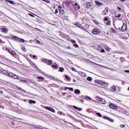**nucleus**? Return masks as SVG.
Segmentation results:
<instances>
[{
    "mask_svg": "<svg viewBox=\"0 0 129 129\" xmlns=\"http://www.w3.org/2000/svg\"><path fill=\"white\" fill-rule=\"evenodd\" d=\"M29 63H30V64H31V66L33 68H36V70L39 72V73H41V74H44V72H42V71H41V70L39 69V68H38V67H37V66H36L34 63L32 61V60L30 59L29 61Z\"/></svg>",
    "mask_w": 129,
    "mask_h": 129,
    "instance_id": "obj_1",
    "label": "nucleus"
},
{
    "mask_svg": "<svg viewBox=\"0 0 129 129\" xmlns=\"http://www.w3.org/2000/svg\"><path fill=\"white\" fill-rule=\"evenodd\" d=\"M41 62L43 63H45L47 65H52V63H53V61L52 60L48 59L45 58H43L41 59Z\"/></svg>",
    "mask_w": 129,
    "mask_h": 129,
    "instance_id": "obj_2",
    "label": "nucleus"
},
{
    "mask_svg": "<svg viewBox=\"0 0 129 129\" xmlns=\"http://www.w3.org/2000/svg\"><path fill=\"white\" fill-rule=\"evenodd\" d=\"M11 38L14 40H16V41H19V42H21V43H25V40L24 39L18 37V36H11Z\"/></svg>",
    "mask_w": 129,
    "mask_h": 129,
    "instance_id": "obj_3",
    "label": "nucleus"
},
{
    "mask_svg": "<svg viewBox=\"0 0 129 129\" xmlns=\"http://www.w3.org/2000/svg\"><path fill=\"white\" fill-rule=\"evenodd\" d=\"M9 77H11V78H14V79H18L19 78V76L13 74V73H7Z\"/></svg>",
    "mask_w": 129,
    "mask_h": 129,
    "instance_id": "obj_4",
    "label": "nucleus"
},
{
    "mask_svg": "<svg viewBox=\"0 0 129 129\" xmlns=\"http://www.w3.org/2000/svg\"><path fill=\"white\" fill-rule=\"evenodd\" d=\"M100 33H101V31L97 28H95L92 30V34H93V35H99Z\"/></svg>",
    "mask_w": 129,
    "mask_h": 129,
    "instance_id": "obj_5",
    "label": "nucleus"
},
{
    "mask_svg": "<svg viewBox=\"0 0 129 129\" xmlns=\"http://www.w3.org/2000/svg\"><path fill=\"white\" fill-rule=\"evenodd\" d=\"M26 125H28V126H33V127H35V128H38V129H45V128H43V127L40 126V125H35L31 124H24Z\"/></svg>",
    "mask_w": 129,
    "mask_h": 129,
    "instance_id": "obj_6",
    "label": "nucleus"
},
{
    "mask_svg": "<svg viewBox=\"0 0 129 129\" xmlns=\"http://www.w3.org/2000/svg\"><path fill=\"white\" fill-rule=\"evenodd\" d=\"M44 108L45 109H47V110H49V111H51L53 113H55V112H56V111H55V109H54V108H52L51 107L45 106Z\"/></svg>",
    "mask_w": 129,
    "mask_h": 129,
    "instance_id": "obj_7",
    "label": "nucleus"
},
{
    "mask_svg": "<svg viewBox=\"0 0 129 129\" xmlns=\"http://www.w3.org/2000/svg\"><path fill=\"white\" fill-rule=\"evenodd\" d=\"M127 28V27L126 26V25L123 23L122 26L121 28V31L122 32H125V31H126Z\"/></svg>",
    "mask_w": 129,
    "mask_h": 129,
    "instance_id": "obj_8",
    "label": "nucleus"
},
{
    "mask_svg": "<svg viewBox=\"0 0 129 129\" xmlns=\"http://www.w3.org/2000/svg\"><path fill=\"white\" fill-rule=\"evenodd\" d=\"M109 107H110V108H112V109H117L118 108L117 106L113 104H110Z\"/></svg>",
    "mask_w": 129,
    "mask_h": 129,
    "instance_id": "obj_9",
    "label": "nucleus"
},
{
    "mask_svg": "<svg viewBox=\"0 0 129 129\" xmlns=\"http://www.w3.org/2000/svg\"><path fill=\"white\" fill-rule=\"evenodd\" d=\"M96 83H97V84H100V85H104L105 84V83L104 82H103L102 81H95Z\"/></svg>",
    "mask_w": 129,
    "mask_h": 129,
    "instance_id": "obj_10",
    "label": "nucleus"
},
{
    "mask_svg": "<svg viewBox=\"0 0 129 129\" xmlns=\"http://www.w3.org/2000/svg\"><path fill=\"white\" fill-rule=\"evenodd\" d=\"M92 6V3H91V2H87L86 5L87 9H89V8H90Z\"/></svg>",
    "mask_w": 129,
    "mask_h": 129,
    "instance_id": "obj_11",
    "label": "nucleus"
},
{
    "mask_svg": "<svg viewBox=\"0 0 129 129\" xmlns=\"http://www.w3.org/2000/svg\"><path fill=\"white\" fill-rule=\"evenodd\" d=\"M1 31L3 33H8L9 30L7 28H1Z\"/></svg>",
    "mask_w": 129,
    "mask_h": 129,
    "instance_id": "obj_12",
    "label": "nucleus"
},
{
    "mask_svg": "<svg viewBox=\"0 0 129 129\" xmlns=\"http://www.w3.org/2000/svg\"><path fill=\"white\" fill-rule=\"evenodd\" d=\"M95 3L96 5H97V6H98L99 7H100V6L103 5V3H100L98 1H95Z\"/></svg>",
    "mask_w": 129,
    "mask_h": 129,
    "instance_id": "obj_13",
    "label": "nucleus"
},
{
    "mask_svg": "<svg viewBox=\"0 0 129 129\" xmlns=\"http://www.w3.org/2000/svg\"><path fill=\"white\" fill-rule=\"evenodd\" d=\"M75 94H78V95H79L80 93H81V92H80V90L79 89H76L75 90Z\"/></svg>",
    "mask_w": 129,
    "mask_h": 129,
    "instance_id": "obj_14",
    "label": "nucleus"
},
{
    "mask_svg": "<svg viewBox=\"0 0 129 129\" xmlns=\"http://www.w3.org/2000/svg\"><path fill=\"white\" fill-rule=\"evenodd\" d=\"M115 90H116V87L115 86H113L111 87V91L112 92H115Z\"/></svg>",
    "mask_w": 129,
    "mask_h": 129,
    "instance_id": "obj_15",
    "label": "nucleus"
},
{
    "mask_svg": "<svg viewBox=\"0 0 129 129\" xmlns=\"http://www.w3.org/2000/svg\"><path fill=\"white\" fill-rule=\"evenodd\" d=\"M28 102H29V103H30V104H36V101H35V100H29V101H28Z\"/></svg>",
    "mask_w": 129,
    "mask_h": 129,
    "instance_id": "obj_16",
    "label": "nucleus"
},
{
    "mask_svg": "<svg viewBox=\"0 0 129 129\" xmlns=\"http://www.w3.org/2000/svg\"><path fill=\"white\" fill-rule=\"evenodd\" d=\"M2 73H3V74H6V75H7V76H9V75H8V73H11V72H7V71H6V70H3L2 71Z\"/></svg>",
    "mask_w": 129,
    "mask_h": 129,
    "instance_id": "obj_17",
    "label": "nucleus"
},
{
    "mask_svg": "<svg viewBox=\"0 0 129 129\" xmlns=\"http://www.w3.org/2000/svg\"><path fill=\"white\" fill-rule=\"evenodd\" d=\"M73 107L75 109H78L79 111H81L82 110V108H79L78 107H77L76 106H73Z\"/></svg>",
    "mask_w": 129,
    "mask_h": 129,
    "instance_id": "obj_18",
    "label": "nucleus"
},
{
    "mask_svg": "<svg viewBox=\"0 0 129 129\" xmlns=\"http://www.w3.org/2000/svg\"><path fill=\"white\" fill-rule=\"evenodd\" d=\"M75 26H76V27H78V28H80L81 27V24H80V23L77 22L75 24Z\"/></svg>",
    "mask_w": 129,
    "mask_h": 129,
    "instance_id": "obj_19",
    "label": "nucleus"
},
{
    "mask_svg": "<svg viewBox=\"0 0 129 129\" xmlns=\"http://www.w3.org/2000/svg\"><path fill=\"white\" fill-rule=\"evenodd\" d=\"M27 82H28V83L30 82V83H31L32 84H36V83H35L34 81L30 79H27Z\"/></svg>",
    "mask_w": 129,
    "mask_h": 129,
    "instance_id": "obj_20",
    "label": "nucleus"
},
{
    "mask_svg": "<svg viewBox=\"0 0 129 129\" xmlns=\"http://www.w3.org/2000/svg\"><path fill=\"white\" fill-rule=\"evenodd\" d=\"M6 2H7L8 3H9V4H11V5H15V3L13 1L6 0Z\"/></svg>",
    "mask_w": 129,
    "mask_h": 129,
    "instance_id": "obj_21",
    "label": "nucleus"
},
{
    "mask_svg": "<svg viewBox=\"0 0 129 129\" xmlns=\"http://www.w3.org/2000/svg\"><path fill=\"white\" fill-rule=\"evenodd\" d=\"M11 55H12V56H13L14 57H16V56L17 55V54H16V52L15 51H12L10 52Z\"/></svg>",
    "mask_w": 129,
    "mask_h": 129,
    "instance_id": "obj_22",
    "label": "nucleus"
},
{
    "mask_svg": "<svg viewBox=\"0 0 129 129\" xmlns=\"http://www.w3.org/2000/svg\"><path fill=\"white\" fill-rule=\"evenodd\" d=\"M63 14H64V10H63V9H60L59 10V15L62 16Z\"/></svg>",
    "mask_w": 129,
    "mask_h": 129,
    "instance_id": "obj_23",
    "label": "nucleus"
},
{
    "mask_svg": "<svg viewBox=\"0 0 129 129\" xmlns=\"http://www.w3.org/2000/svg\"><path fill=\"white\" fill-rule=\"evenodd\" d=\"M107 13H108V10L107 9H105L103 11V14L104 15V16H105Z\"/></svg>",
    "mask_w": 129,
    "mask_h": 129,
    "instance_id": "obj_24",
    "label": "nucleus"
},
{
    "mask_svg": "<svg viewBox=\"0 0 129 129\" xmlns=\"http://www.w3.org/2000/svg\"><path fill=\"white\" fill-rule=\"evenodd\" d=\"M85 98L86 99V100H92L91 98L88 96H85Z\"/></svg>",
    "mask_w": 129,
    "mask_h": 129,
    "instance_id": "obj_25",
    "label": "nucleus"
},
{
    "mask_svg": "<svg viewBox=\"0 0 129 129\" xmlns=\"http://www.w3.org/2000/svg\"><path fill=\"white\" fill-rule=\"evenodd\" d=\"M37 78L38 79V80H42V81H43V80L44 79V77L40 76L37 77Z\"/></svg>",
    "mask_w": 129,
    "mask_h": 129,
    "instance_id": "obj_26",
    "label": "nucleus"
},
{
    "mask_svg": "<svg viewBox=\"0 0 129 129\" xmlns=\"http://www.w3.org/2000/svg\"><path fill=\"white\" fill-rule=\"evenodd\" d=\"M75 7H76V8H78V10H80V6L78 4L75 3Z\"/></svg>",
    "mask_w": 129,
    "mask_h": 129,
    "instance_id": "obj_27",
    "label": "nucleus"
},
{
    "mask_svg": "<svg viewBox=\"0 0 129 129\" xmlns=\"http://www.w3.org/2000/svg\"><path fill=\"white\" fill-rule=\"evenodd\" d=\"M50 86H52V87H57V88L59 87V86L57 85V84H52L50 85Z\"/></svg>",
    "mask_w": 129,
    "mask_h": 129,
    "instance_id": "obj_28",
    "label": "nucleus"
},
{
    "mask_svg": "<svg viewBox=\"0 0 129 129\" xmlns=\"http://www.w3.org/2000/svg\"><path fill=\"white\" fill-rule=\"evenodd\" d=\"M97 100H98V101H102L103 99L100 97H97Z\"/></svg>",
    "mask_w": 129,
    "mask_h": 129,
    "instance_id": "obj_29",
    "label": "nucleus"
},
{
    "mask_svg": "<svg viewBox=\"0 0 129 129\" xmlns=\"http://www.w3.org/2000/svg\"><path fill=\"white\" fill-rule=\"evenodd\" d=\"M88 81H92V78L90 77H88L87 78Z\"/></svg>",
    "mask_w": 129,
    "mask_h": 129,
    "instance_id": "obj_30",
    "label": "nucleus"
},
{
    "mask_svg": "<svg viewBox=\"0 0 129 129\" xmlns=\"http://www.w3.org/2000/svg\"><path fill=\"white\" fill-rule=\"evenodd\" d=\"M51 67H52V68H54V69H57V68H58V67L55 64H52L51 66Z\"/></svg>",
    "mask_w": 129,
    "mask_h": 129,
    "instance_id": "obj_31",
    "label": "nucleus"
},
{
    "mask_svg": "<svg viewBox=\"0 0 129 129\" xmlns=\"http://www.w3.org/2000/svg\"><path fill=\"white\" fill-rule=\"evenodd\" d=\"M64 77L65 79L68 80L69 81L70 80V78H69V77H68L67 75H66Z\"/></svg>",
    "mask_w": 129,
    "mask_h": 129,
    "instance_id": "obj_32",
    "label": "nucleus"
},
{
    "mask_svg": "<svg viewBox=\"0 0 129 129\" xmlns=\"http://www.w3.org/2000/svg\"><path fill=\"white\" fill-rule=\"evenodd\" d=\"M108 120H109V121H110V122H113V121H114V120H113V119H112L110 117H109Z\"/></svg>",
    "mask_w": 129,
    "mask_h": 129,
    "instance_id": "obj_33",
    "label": "nucleus"
},
{
    "mask_svg": "<svg viewBox=\"0 0 129 129\" xmlns=\"http://www.w3.org/2000/svg\"><path fill=\"white\" fill-rule=\"evenodd\" d=\"M59 71L60 72H63V71H64V68H63L62 67H60L59 69Z\"/></svg>",
    "mask_w": 129,
    "mask_h": 129,
    "instance_id": "obj_34",
    "label": "nucleus"
},
{
    "mask_svg": "<svg viewBox=\"0 0 129 129\" xmlns=\"http://www.w3.org/2000/svg\"><path fill=\"white\" fill-rule=\"evenodd\" d=\"M6 51H7V52H9L10 54H11V52H12V51H11V49H10L9 48H6Z\"/></svg>",
    "mask_w": 129,
    "mask_h": 129,
    "instance_id": "obj_35",
    "label": "nucleus"
},
{
    "mask_svg": "<svg viewBox=\"0 0 129 129\" xmlns=\"http://www.w3.org/2000/svg\"><path fill=\"white\" fill-rule=\"evenodd\" d=\"M96 114L98 115V116H99V117H101V116H102V115H101V114L99 112H97Z\"/></svg>",
    "mask_w": 129,
    "mask_h": 129,
    "instance_id": "obj_36",
    "label": "nucleus"
},
{
    "mask_svg": "<svg viewBox=\"0 0 129 129\" xmlns=\"http://www.w3.org/2000/svg\"><path fill=\"white\" fill-rule=\"evenodd\" d=\"M109 117H107V116H102V118H103L104 119H107V120H108V118Z\"/></svg>",
    "mask_w": 129,
    "mask_h": 129,
    "instance_id": "obj_37",
    "label": "nucleus"
},
{
    "mask_svg": "<svg viewBox=\"0 0 129 129\" xmlns=\"http://www.w3.org/2000/svg\"><path fill=\"white\" fill-rule=\"evenodd\" d=\"M73 45L75 47V48H78L79 46H78V44H76V43H74L73 44Z\"/></svg>",
    "mask_w": 129,
    "mask_h": 129,
    "instance_id": "obj_38",
    "label": "nucleus"
},
{
    "mask_svg": "<svg viewBox=\"0 0 129 129\" xmlns=\"http://www.w3.org/2000/svg\"><path fill=\"white\" fill-rule=\"evenodd\" d=\"M71 43H72L73 44H75L76 43V41L73 40V39H71Z\"/></svg>",
    "mask_w": 129,
    "mask_h": 129,
    "instance_id": "obj_39",
    "label": "nucleus"
},
{
    "mask_svg": "<svg viewBox=\"0 0 129 129\" xmlns=\"http://www.w3.org/2000/svg\"><path fill=\"white\" fill-rule=\"evenodd\" d=\"M22 50H23V51H24V52H26L27 51V49H26V48L24 47H21Z\"/></svg>",
    "mask_w": 129,
    "mask_h": 129,
    "instance_id": "obj_40",
    "label": "nucleus"
},
{
    "mask_svg": "<svg viewBox=\"0 0 129 129\" xmlns=\"http://www.w3.org/2000/svg\"><path fill=\"white\" fill-rule=\"evenodd\" d=\"M105 50L106 51H110V48H109V47L107 46L106 48H105Z\"/></svg>",
    "mask_w": 129,
    "mask_h": 129,
    "instance_id": "obj_41",
    "label": "nucleus"
},
{
    "mask_svg": "<svg viewBox=\"0 0 129 129\" xmlns=\"http://www.w3.org/2000/svg\"><path fill=\"white\" fill-rule=\"evenodd\" d=\"M22 82L24 83H28V84H29V83H28V79H27V80H23Z\"/></svg>",
    "mask_w": 129,
    "mask_h": 129,
    "instance_id": "obj_42",
    "label": "nucleus"
},
{
    "mask_svg": "<svg viewBox=\"0 0 129 129\" xmlns=\"http://www.w3.org/2000/svg\"><path fill=\"white\" fill-rule=\"evenodd\" d=\"M43 2H45V3H47V4H50V1H48L47 0H41Z\"/></svg>",
    "mask_w": 129,
    "mask_h": 129,
    "instance_id": "obj_43",
    "label": "nucleus"
},
{
    "mask_svg": "<svg viewBox=\"0 0 129 129\" xmlns=\"http://www.w3.org/2000/svg\"><path fill=\"white\" fill-rule=\"evenodd\" d=\"M106 25H107V26H110V21H108L107 22Z\"/></svg>",
    "mask_w": 129,
    "mask_h": 129,
    "instance_id": "obj_44",
    "label": "nucleus"
},
{
    "mask_svg": "<svg viewBox=\"0 0 129 129\" xmlns=\"http://www.w3.org/2000/svg\"><path fill=\"white\" fill-rule=\"evenodd\" d=\"M80 29H81L82 30H85V28L84 27L82 26V25L81 26V27H80Z\"/></svg>",
    "mask_w": 129,
    "mask_h": 129,
    "instance_id": "obj_45",
    "label": "nucleus"
},
{
    "mask_svg": "<svg viewBox=\"0 0 129 129\" xmlns=\"http://www.w3.org/2000/svg\"><path fill=\"white\" fill-rule=\"evenodd\" d=\"M121 14H119L118 16L115 15V18H120Z\"/></svg>",
    "mask_w": 129,
    "mask_h": 129,
    "instance_id": "obj_46",
    "label": "nucleus"
},
{
    "mask_svg": "<svg viewBox=\"0 0 129 129\" xmlns=\"http://www.w3.org/2000/svg\"><path fill=\"white\" fill-rule=\"evenodd\" d=\"M69 87H64V89L62 88L61 90H67V89H68Z\"/></svg>",
    "mask_w": 129,
    "mask_h": 129,
    "instance_id": "obj_47",
    "label": "nucleus"
},
{
    "mask_svg": "<svg viewBox=\"0 0 129 129\" xmlns=\"http://www.w3.org/2000/svg\"><path fill=\"white\" fill-rule=\"evenodd\" d=\"M72 70L73 71H74L75 72H76V71H77V70H76V69H75V68H72Z\"/></svg>",
    "mask_w": 129,
    "mask_h": 129,
    "instance_id": "obj_48",
    "label": "nucleus"
},
{
    "mask_svg": "<svg viewBox=\"0 0 129 129\" xmlns=\"http://www.w3.org/2000/svg\"><path fill=\"white\" fill-rule=\"evenodd\" d=\"M43 82H44V83H49V81H48L47 80H44Z\"/></svg>",
    "mask_w": 129,
    "mask_h": 129,
    "instance_id": "obj_49",
    "label": "nucleus"
},
{
    "mask_svg": "<svg viewBox=\"0 0 129 129\" xmlns=\"http://www.w3.org/2000/svg\"><path fill=\"white\" fill-rule=\"evenodd\" d=\"M29 16H30V17H32V18H34V17H35L34 15L30 13L29 14Z\"/></svg>",
    "mask_w": 129,
    "mask_h": 129,
    "instance_id": "obj_50",
    "label": "nucleus"
},
{
    "mask_svg": "<svg viewBox=\"0 0 129 129\" xmlns=\"http://www.w3.org/2000/svg\"><path fill=\"white\" fill-rule=\"evenodd\" d=\"M125 126V125L123 124H121L120 125V127H121L122 128H123V127H124Z\"/></svg>",
    "mask_w": 129,
    "mask_h": 129,
    "instance_id": "obj_51",
    "label": "nucleus"
},
{
    "mask_svg": "<svg viewBox=\"0 0 129 129\" xmlns=\"http://www.w3.org/2000/svg\"><path fill=\"white\" fill-rule=\"evenodd\" d=\"M68 89L69 90H70L71 91H73V88H68Z\"/></svg>",
    "mask_w": 129,
    "mask_h": 129,
    "instance_id": "obj_52",
    "label": "nucleus"
},
{
    "mask_svg": "<svg viewBox=\"0 0 129 129\" xmlns=\"http://www.w3.org/2000/svg\"><path fill=\"white\" fill-rule=\"evenodd\" d=\"M104 21H105L106 22H107V21H108V18L107 17H105L104 18Z\"/></svg>",
    "mask_w": 129,
    "mask_h": 129,
    "instance_id": "obj_53",
    "label": "nucleus"
},
{
    "mask_svg": "<svg viewBox=\"0 0 129 129\" xmlns=\"http://www.w3.org/2000/svg\"><path fill=\"white\" fill-rule=\"evenodd\" d=\"M111 30L112 31V32H113V33H114V32H115V30H114L113 28H111Z\"/></svg>",
    "mask_w": 129,
    "mask_h": 129,
    "instance_id": "obj_54",
    "label": "nucleus"
},
{
    "mask_svg": "<svg viewBox=\"0 0 129 129\" xmlns=\"http://www.w3.org/2000/svg\"><path fill=\"white\" fill-rule=\"evenodd\" d=\"M101 52L102 53H105V50L104 49H101Z\"/></svg>",
    "mask_w": 129,
    "mask_h": 129,
    "instance_id": "obj_55",
    "label": "nucleus"
},
{
    "mask_svg": "<svg viewBox=\"0 0 129 129\" xmlns=\"http://www.w3.org/2000/svg\"><path fill=\"white\" fill-rule=\"evenodd\" d=\"M12 124V125H16V123L14 121L12 122V124Z\"/></svg>",
    "mask_w": 129,
    "mask_h": 129,
    "instance_id": "obj_56",
    "label": "nucleus"
},
{
    "mask_svg": "<svg viewBox=\"0 0 129 129\" xmlns=\"http://www.w3.org/2000/svg\"><path fill=\"white\" fill-rule=\"evenodd\" d=\"M55 14H58V9L55 10Z\"/></svg>",
    "mask_w": 129,
    "mask_h": 129,
    "instance_id": "obj_57",
    "label": "nucleus"
},
{
    "mask_svg": "<svg viewBox=\"0 0 129 129\" xmlns=\"http://www.w3.org/2000/svg\"><path fill=\"white\" fill-rule=\"evenodd\" d=\"M17 88L19 89V90H22V88L17 87Z\"/></svg>",
    "mask_w": 129,
    "mask_h": 129,
    "instance_id": "obj_58",
    "label": "nucleus"
},
{
    "mask_svg": "<svg viewBox=\"0 0 129 129\" xmlns=\"http://www.w3.org/2000/svg\"><path fill=\"white\" fill-rule=\"evenodd\" d=\"M51 78H52V79H55V80H58V79H55V78L54 77H52V76H51V77H50Z\"/></svg>",
    "mask_w": 129,
    "mask_h": 129,
    "instance_id": "obj_59",
    "label": "nucleus"
},
{
    "mask_svg": "<svg viewBox=\"0 0 129 129\" xmlns=\"http://www.w3.org/2000/svg\"><path fill=\"white\" fill-rule=\"evenodd\" d=\"M124 72H125L126 73H129V70H125Z\"/></svg>",
    "mask_w": 129,
    "mask_h": 129,
    "instance_id": "obj_60",
    "label": "nucleus"
},
{
    "mask_svg": "<svg viewBox=\"0 0 129 129\" xmlns=\"http://www.w3.org/2000/svg\"><path fill=\"white\" fill-rule=\"evenodd\" d=\"M80 102H81L82 103H83V102H84V100L81 99L80 100Z\"/></svg>",
    "mask_w": 129,
    "mask_h": 129,
    "instance_id": "obj_61",
    "label": "nucleus"
},
{
    "mask_svg": "<svg viewBox=\"0 0 129 129\" xmlns=\"http://www.w3.org/2000/svg\"><path fill=\"white\" fill-rule=\"evenodd\" d=\"M5 83H6V84H9L10 82H9L8 81H6Z\"/></svg>",
    "mask_w": 129,
    "mask_h": 129,
    "instance_id": "obj_62",
    "label": "nucleus"
},
{
    "mask_svg": "<svg viewBox=\"0 0 129 129\" xmlns=\"http://www.w3.org/2000/svg\"><path fill=\"white\" fill-rule=\"evenodd\" d=\"M36 55H33V59H35V58H36Z\"/></svg>",
    "mask_w": 129,
    "mask_h": 129,
    "instance_id": "obj_63",
    "label": "nucleus"
},
{
    "mask_svg": "<svg viewBox=\"0 0 129 129\" xmlns=\"http://www.w3.org/2000/svg\"><path fill=\"white\" fill-rule=\"evenodd\" d=\"M117 9L119 10V11H120L121 10V8L120 7H117Z\"/></svg>",
    "mask_w": 129,
    "mask_h": 129,
    "instance_id": "obj_64",
    "label": "nucleus"
}]
</instances>
